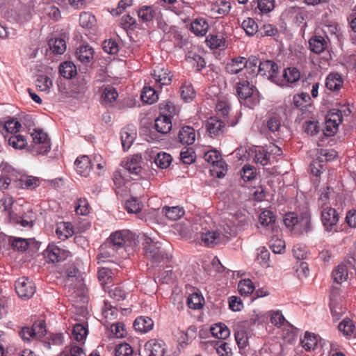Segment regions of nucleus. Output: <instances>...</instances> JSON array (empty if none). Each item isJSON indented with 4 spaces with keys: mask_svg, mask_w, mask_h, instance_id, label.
<instances>
[{
    "mask_svg": "<svg viewBox=\"0 0 356 356\" xmlns=\"http://www.w3.org/2000/svg\"><path fill=\"white\" fill-rule=\"evenodd\" d=\"M88 334V330L81 324H76L72 330V337L77 341H81L86 339Z\"/></svg>",
    "mask_w": 356,
    "mask_h": 356,
    "instance_id": "603ef678",
    "label": "nucleus"
},
{
    "mask_svg": "<svg viewBox=\"0 0 356 356\" xmlns=\"http://www.w3.org/2000/svg\"><path fill=\"white\" fill-rule=\"evenodd\" d=\"M270 247L274 253L281 254L285 248V243L278 238L273 237L270 241Z\"/></svg>",
    "mask_w": 356,
    "mask_h": 356,
    "instance_id": "69168bd1",
    "label": "nucleus"
},
{
    "mask_svg": "<svg viewBox=\"0 0 356 356\" xmlns=\"http://www.w3.org/2000/svg\"><path fill=\"white\" fill-rule=\"evenodd\" d=\"M277 70V65L275 62L268 60H264L259 63V68L257 69V74H259L261 76H266L268 79L276 83L275 77ZM277 84L280 85L278 82H277ZM280 85L284 86L285 83H282Z\"/></svg>",
    "mask_w": 356,
    "mask_h": 356,
    "instance_id": "f8f14e48",
    "label": "nucleus"
},
{
    "mask_svg": "<svg viewBox=\"0 0 356 356\" xmlns=\"http://www.w3.org/2000/svg\"><path fill=\"white\" fill-rule=\"evenodd\" d=\"M207 130L211 137H217L222 135L225 129V122L218 117H211L206 124Z\"/></svg>",
    "mask_w": 356,
    "mask_h": 356,
    "instance_id": "4468645a",
    "label": "nucleus"
},
{
    "mask_svg": "<svg viewBox=\"0 0 356 356\" xmlns=\"http://www.w3.org/2000/svg\"><path fill=\"white\" fill-rule=\"evenodd\" d=\"M141 162V156L138 154L134 155L128 158L124 165V169L134 175H140L143 171Z\"/></svg>",
    "mask_w": 356,
    "mask_h": 356,
    "instance_id": "a211bd4d",
    "label": "nucleus"
},
{
    "mask_svg": "<svg viewBox=\"0 0 356 356\" xmlns=\"http://www.w3.org/2000/svg\"><path fill=\"white\" fill-rule=\"evenodd\" d=\"M247 67V60L244 57H238L232 59L226 64L225 70L231 74H238Z\"/></svg>",
    "mask_w": 356,
    "mask_h": 356,
    "instance_id": "6ab92c4d",
    "label": "nucleus"
},
{
    "mask_svg": "<svg viewBox=\"0 0 356 356\" xmlns=\"http://www.w3.org/2000/svg\"><path fill=\"white\" fill-rule=\"evenodd\" d=\"M206 220L200 219L199 223H195L193 226V230L200 233L201 241L208 247H213L216 245L225 243L228 236L218 232V231H210L204 227Z\"/></svg>",
    "mask_w": 356,
    "mask_h": 356,
    "instance_id": "f257e3e1",
    "label": "nucleus"
},
{
    "mask_svg": "<svg viewBox=\"0 0 356 356\" xmlns=\"http://www.w3.org/2000/svg\"><path fill=\"white\" fill-rule=\"evenodd\" d=\"M76 57L82 63H88L92 58L94 51L89 45H81L76 50Z\"/></svg>",
    "mask_w": 356,
    "mask_h": 356,
    "instance_id": "b1692460",
    "label": "nucleus"
},
{
    "mask_svg": "<svg viewBox=\"0 0 356 356\" xmlns=\"http://www.w3.org/2000/svg\"><path fill=\"white\" fill-rule=\"evenodd\" d=\"M101 256L104 258L113 257L120 252L116 248H113L111 243L107 241L101 246Z\"/></svg>",
    "mask_w": 356,
    "mask_h": 356,
    "instance_id": "052dcab7",
    "label": "nucleus"
},
{
    "mask_svg": "<svg viewBox=\"0 0 356 356\" xmlns=\"http://www.w3.org/2000/svg\"><path fill=\"white\" fill-rule=\"evenodd\" d=\"M343 81L341 76L338 73H331L325 80L326 88L331 91H337L343 86Z\"/></svg>",
    "mask_w": 356,
    "mask_h": 356,
    "instance_id": "393cba45",
    "label": "nucleus"
},
{
    "mask_svg": "<svg viewBox=\"0 0 356 356\" xmlns=\"http://www.w3.org/2000/svg\"><path fill=\"white\" fill-rule=\"evenodd\" d=\"M136 138L135 130L129 127L124 128L121 131V141L124 150H127L131 146Z\"/></svg>",
    "mask_w": 356,
    "mask_h": 356,
    "instance_id": "7c9ffc66",
    "label": "nucleus"
},
{
    "mask_svg": "<svg viewBox=\"0 0 356 356\" xmlns=\"http://www.w3.org/2000/svg\"><path fill=\"white\" fill-rule=\"evenodd\" d=\"M141 99L148 104H152L159 99L158 94L155 89L151 86H145L142 90Z\"/></svg>",
    "mask_w": 356,
    "mask_h": 356,
    "instance_id": "72a5a7b5",
    "label": "nucleus"
},
{
    "mask_svg": "<svg viewBox=\"0 0 356 356\" xmlns=\"http://www.w3.org/2000/svg\"><path fill=\"white\" fill-rule=\"evenodd\" d=\"M312 229L311 216L308 212L302 213L298 218V222L293 230L294 234H302Z\"/></svg>",
    "mask_w": 356,
    "mask_h": 356,
    "instance_id": "dca6fc26",
    "label": "nucleus"
},
{
    "mask_svg": "<svg viewBox=\"0 0 356 356\" xmlns=\"http://www.w3.org/2000/svg\"><path fill=\"white\" fill-rule=\"evenodd\" d=\"M134 327L138 332L146 333L153 329L154 321L148 316H140L134 321Z\"/></svg>",
    "mask_w": 356,
    "mask_h": 356,
    "instance_id": "4be33fe9",
    "label": "nucleus"
},
{
    "mask_svg": "<svg viewBox=\"0 0 356 356\" xmlns=\"http://www.w3.org/2000/svg\"><path fill=\"white\" fill-rule=\"evenodd\" d=\"M63 356H86L82 348L76 346H72L69 350H64Z\"/></svg>",
    "mask_w": 356,
    "mask_h": 356,
    "instance_id": "774afa93",
    "label": "nucleus"
},
{
    "mask_svg": "<svg viewBox=\"0 0 356 356\" xmlns=\"http://www.w3.org/2000/svg\"><path fill=\"white\" fill-rule=\"evenodd\" d=\"M195 131L189 126L183 127L179 131L178 138L179 142L183 145H190L195 140Z\"/></svg>",
    "mask_w": 356,
    "mask_h": 356,
    "instance_id": "412c9836",
    "label": "nucleus"
},
{
    "mask_svg": "<svg viewBox=\"0 0 356 356\" xmlns=\"http://www.w3.org/2000/svg\"><path fill=\"white\" fill-rule=\"evenodd\" d=\"M338 327L339 330L346 337H351L354 334L355 329L353 322L349 318H345L339 323Z\"/></svg>",
    "mask_w": 356,
    "mask_h": 356,
    "instance_id": "49530a36",
    "label": "nucleus"
},
{
    "mask_svg": "<svg viewBox=\"0 0 356 356\" xmlns=\"http://www.w3.org/2000/svg\"><path fill=\"white\" fill-rule=\"evenodd\" d=\"M8 143L10 146L19 149L24 148L27 144L25 138L20 134L12 136Z\"/></svg>",
    "mask_w": 356,
    "mask_h": 356,
    "instance_id": "864d4df0",
    "label": "nucleus"
},
{
    "mask_svg": "<svg viewBox=\"0 0 356 356\" xmlns=\"http://www.w3.org/2000/svg\"><path fill=\"white\" fill-rule=\"evenodd\" d=\"M180 90L181 96L185 101L191 100L195 95V92L190 83H184Z\"/></svg>",
    "mask_w": 356,
    "mask_h": 356,
    "instance_id": "4d7b16f0",
    "label": "nucleus"
},
{
    "mask_svg": "<svg viewBox=\"0 0 356 356\" xmlns=\"http://www.w3.org/2000/svg\"><path fill=\"white\" fill-rule=\"evenodd\" d=\"M71 253L64 249L60 248L54 244H49L44 251V256L47 262L57 263L66 259Z\"/></svg>",
    "mask_w": 356,
    "mask_h": 356,
    "instance_id": "6e6552de",
    "label": "nucleus"
},
{
    "mask_svg": "<svg viewBox=\"0 0 356 356\" xmlns=\"http://www.w3.org/2000/svg\"><path fill=\"white\" fill-rule=\"evenodd\" d=\"M236 84V90L240 101L250 102L252 100L254 103L258 102V91L254 86L251 85L247 80L237 82Z\"/></svg>",
    "mask_w": 356,
    "mask_h": 356,
    "instance_id": "423d86ee",
    "label": "nucleus"
},
{
    "mask_svg": "<svg viewBox=\"0 0 356 356\" xmlns=\"http://www.w3.org/2000/svg\"><path fill=\"white\" fill-rule=\"evenodd\" d=\"M209 29V25L204 17H198L194 19L191 23L190 30L191 32L198 37L204 36Z\"/></svg>",
    "mask_w": 356,
    "mask_h": 356,
    "instance_id": "f3484780",
    "label": "nucleus"
},
{
    "mask_svg": "<svg viewBox=\"0 0 356 356\" xmlns=\"http://www.w3.org/2000/svg\"><path fill=\"white\" fill-rule=\"evenodd\" d=\"M162 213L171 220H177L184 215V210L179 207H165L162 209Z\"/></svg>",
    "mask_w": 356,
    "mask_h": 356,
    "instance_id": "f704fd0d",
    "label": "nucleus"
},
{
    "mask_svg": "<svg viewBox=\"0 0 356 356\" xmlns=\"http://www.w3.org/2000/svg\"><path fill=\"white\" fill-rule=\"evenodd\" d=\"M36 87L42 92H49L52 87V81L44 75H38L35 80Z\"/></svg>",
    "mask_w": 356,
    "mask_h": 356,
    "instance_id": "79ce46f5",
    "label": "nucleus"
},
{
    "mask_svg": "<svg viewBox=\"0 0 356 356\" xmlns=\"http://www.w3.org/2000/svg\"><path fill=\"white\" fill-rule=\"evenodd\" d=\"M293 101L296 108L303 109L309 104L310 97L308 94L302 92L300 95H295Z\"/></svg>",
    "mask_w": 356,
    "mask_h": 356,
    "instance_id": "6e6d98bb",
    "label": "nucleus"
},
{
    "mask_svg": "<svg viewBox=\"0 0 356 356\" xmlns=\"http://www.w3.org/2000/svg\"><path fill=\"white\" fill-rule=\"evenodd\" d=\"M309 44L312 51L321 54L327 47V41L323 36L315 35L309 40Z\"/></svg>",
    "mask_w": 356,
    "mask_h": 356,
    "instance_id": "cd10ccee",
    "label": "nucleus"
},
{
    "mask_svg": "<svg viewBox=\"0 0 356 356\" xmlns=\"http://www.w3.org/2000/svg\"><path fill=\"white\" fill-rule=\"evenodd\" d=\"M241 27L249 36H252L255 33H259V26L252 18H248L243 20Z\"/></svg>",
    "mask_w": 356,
    "mask_h": 356,
    "instance_id": "37998d69",
    "label": "nucleus"
},
{
    "mask_svg": "<svg viewBox=\"0 0 356 356\" xmlns=\"http://www.w3.org/2000/svg\"><path fill=\"white\" fill-rule=\"evenodd\" d=\"M95 17L91 13L88 12H83L80 14L79 24L83 28L91 29L95 26Z\"/></svg>",
    "mask_w": 356,
    "mask_h": 356,
    "instance_id": "09e8293b",
    "label": "nucleus"
},
{
    "mask_svg": "<svg viewBox=\"0 0 356 356\" xmlns=\"http://www.w3.org/2000/svg\"><path fill=\"white\" fill-rule=\"evenodd\" d=\"M165 350V343L160 339H151L145 344V352L147 356H163Z\"/></svg>",
    "mask_w": 356,
    "mask_h": 356,
    "instance_id": "ddd939ff",
    "label": "nucleus"
},
{
    "mask_svg": "<svg viewBox=\"0 0 356 356\" xmlns=\"http://www.w3.org/2000/svg\"><path fill=\"white\" fill-rule=\"evenodd\" d=\"M74 165L77 173L86 177L92 168V161L88 156L83 155L76 159Z\"/></svg>",
    "mask_w": 356,
    "mask_h": 356,
    "instance_id": "aec40b11",
    "label": "nucleus"
},
{
    "mask_svg": "<svg viewBox=\"0 0 356 356\" xmlns=\"http://www.w3.org/2000/svg\"><path fill=\"white\" fill-rule=\"evenodd\" d=\"M118 96V92L113 86H106L103 88L102 98L104 104H109L115 102Z\"/></svg>",
    "mask_w": 356,
    "mask_h": 356,
    "instance_id": "58836bf2",
    "label": "nucleus"
},
{
    "mask_svg": "<svg viewBox=\"0 0 356 356\" xmlns=\"http://www.w3.org/2000/svg\"><path fill=\"white\" fill-rule=\"evenodd\" d=\"M108 241L111 243L113 248H116L120 252L130 251L132 247L136 245L134 236L127 230L113 233Z\"/></svg>",
    "mask_w": 356,
    "mask_h": 356,
    "instance_id": "7ed1b4c3",
    "label": "nucleus"
},
{
    "mask_svg": "<svg viewBox=\"0 0 356 356\" xmlns=\"http://www.w3.org/2000/svg\"><path fill=\"white\" fill-rule=\"evenodd\" d=\"M171 162V155L165 152L158 153L154 159V163L159 168L161 169H165L169 167Z\"/></svg>",
    "mask_w": 356,
    "mask_h": 356,
    "instance_id": "a18cd8bd",
    "label": "nucleus"
},
{
    "mask_svg": "<svg viewBox=\"0 0 356 356\" xmlns=\"http://www.w3.org/2000/svg\"><path fill=\"white\" fill-rule=\"evenodd\" d=\"M179 334L178 342L181 347H184L188 344V343L191 341L192 339L195 337V328L191 327L186 332L181 331L179 332Z\"/></svg>",
    "mask_w": 356,
    "mask_h": 356,
    "instance_id": "3c124183",
    "label": "nucleus"
},
{
    "mask_svg": "<svg viewBox=\"0 0 356 356\" xmlns=\"http://www.w3.org/2000/svg\"><path fill=\"white\" fill-rule=\"evenodd\" d=\"M33 144L31 152L35 154H45L51 149L50 140L48 136L41 129H34L31 133Z\"/></svg>",
    "mask_w": 356,
    "mask_h": 356,
    "instance_id": "20e7f679",
    "label": "nucleus"
},
{
    "mask_svg": "<svg viewBox=\"0 0 356 356\" xmlns=\"http://www.w3.org/2000/svg\"><path fill=\"white\" fill-rule=\"evenodd\" d=\"M15 291L21 298L29 299L35 292L34 283L28 278L21 277L15 282Z\"/></svg>",
    "mask_w": 356,
    "mask_h": 356,
    "instance_id": "1a4fd4ad",
    "label": "nucleus"
},
{
    "mask_svg": "<svg viewBox=\"0 0 356 356\" xmlns=\"http://www.w3.org/2000/svg\"><path fill=\"white\" fill-rule=\"evenodd\" d=\"M102 48L106 53L110 54H115L119 51L118 42L111 39L105 40L103 42Z\"/></svg>",
    "mask_w": 356,
    "mask_h": 356,
    "instance_id": "680f3d73",
    "label": "nucleus"
},
{
    "mask_svg": "<svg viewBox=\"0 0 356 356\" xmlns=\"http://www.w3.org/2000/svg\"><path fill=\"white\" fill-rule=\"evenodd\" d=\"M260 226L258 227L260 232L268 234L277 229L275 225V217L273 213L269 210H265L259 215Z\"/></svg>",
    "mask_w": 356,
    "mask_h": 356,
    "instance_id": "9d476101",
    "label": "nucleus"
},
{
    "mask_svg": "<svg viewBox=\"0 0 356 356\" xmlns=\"http://www.w3.org/2000/svg\"><path fill=\"white\" fill-rule=\"evenodd\" d=\"M155 85L161 88L171 83L172 74L171 72L163 66H156L152 74Z\"/></svg>",
    "mask_w": 356,
    "mask_h": 356,
    "instance_id": "9b49d317",
    "label": "nucleus"
},
{
    "mask_svg": "<svg viewBox=\"0 0 356 356\" xmlns=\"http://www.w3.org/2000/svg\"><path fill=\"white\" fill-rule=\"evenodd\" d=\"M20 181L22 188L28 190H33L40 184L39 178L33 176L25 177Z\"/></svg>",
    "mask_w": 356,
    "mask_h": 356,
    "instance_id": "8fccbe9b",
    "label": "nucleus"
},
{
    "mask_svg": "<svg viewBox=\"0 0 356 356\" xmlns=\"http://www.w3.org/2000/svg\"><path fill=\"white\" fill-rule=\"evenodd\" d=\"M51 50L57 54H62L66 49V44L62 38L51 39L49 42Z\"/></svg>",
    "mask_w": 356,
    "mask_h": 356,
    "instance_id": "de8ad7c7",
    "label": "nucleus"
},
{
    "mask_svg": "<svg viewBox=\"0 0 356 356\" xmlns=\"http://www.w3.org/2000/svg\"><path fill=\"white\" fill-rule=\"evenodd\" d=\"M161 115H167L171 119L176 113L175 105L170 102L161 104L160 105Z\"/></svg>",
    "mask_w": 356,
    "mask_h": 356,
    "instance_id": "e2e57ef3",
    "label": "nucleus"
},
{
    "mask_svg": "<svg viewBox=\"0 0 356 356\" xmlns=\"http://www.w3.org/2000/svg\"><path fill=\"white\" fill-rule=\"evenodd\" d=\"M204 298L197 293H193L187 298L188 307L193 309H200L202 306Z\"/></svg>",
    "mask_w": 356,
    "mask_h": 356,
    "instance_id": "13d9d810",
    "label": "nucleus"
},
{
    "mask_svg": "<svg viewBox=\"0 0 356 356\" xmlns=\"http://www.w3.org/2000/svg\"><path fill=\"white\" fill-rule=\"evenodd\" d=\"M238 289L241 296H248L254 291V286L250 279H244L239 282Z\"/></svg>",
    "mask_w": 356,
    "mask_h": 356,
    "instance_id": "c03bdc74",
    "label": "nucleus"
},
{
    "mask_svg": "<svg viewBox=\"0 0 356 356\" xmlns=\"http://www.w3.org/2000/svg\"><path fill=\"white\" fill-rule=\"evenodd\" d=\"M10 243L14 250L22 252L25 251L29 246L27 240L22 238H12Z\"/></svg>",
    "mask_w": 356,
    "mask_h": 356,
    "instance_id": "0e129e2a",
    "label": "nucleus"
},
{
    "mask_svg": "<svg viewBox=\"0 0 356 356\" xmlns=\"http://www.w3.org/2000/svg\"><path fill=\"white\" fill-rule=\"evenodd\" d=\"M205 42L211 49H224L225 47V40L222 35L210 34L206 38Z\"/></svg>",
    "mask_w": 356,
    "mask_h": 356,
    "instance_id": "c756f323",
    "label": "nucleus"
},
{
    "mask_svg": "<svg viewBox=\"0 0 356 356\" xmlns=\"http://www.w3.org/2000/svg\"><path fill=\"white\" fill-rule=\"evenodd\" d=\"M141 203L136 197H131L125 203V208L129 213H136L141 209Z\"/></svg>",
    "mask_w": 356,
    "mask_h": 356,
    "instance_id": "bf43d9fd",
    "label": "nucleus"
},
{
    "mask_svg": "<svg viewBox=\"0 0 356 356\" xmlns=\"http://www.w3.org/2000/svg\"><path fill=\"white\" fill-rule=\"evenodd\" d=\"M319 337L315 334L306 332L304 337L301 339L302 348L307 351L314 350L318 345Z\"/></svg>",
    "mask_w": 356,
    "mask_h": 356,
    "instance_id": "c85d7f7f",
    "label": "nucleus"
},
{
    "mask_svg": "<svg viewBox=\"0 0 356 356\" xmlns=\"http://www.w3.org/2000/svg\"><path fill=\"white\" fill-rule=\"evenodd\" d=\"M340 123L341 122L339 115H333L330 112L323 128L324 135L326 136H334L337 133Z\"/></svg>",
    "mask_w": 356,
    "mask_h": 356,
    "instance_id": "2eb2a0df",
    "label": "nucleus"
},
{
    "mask_svg": "<svg viewBox=\"0 0 356 356\" xmlns=\"http://www.w3.org/2000/svg\"><path fill=\"white\" fill-rule=\"evenodd\" d=\"M59 72L65 79H72L76 75L77 71L75 65L70 61L62 63L59 67Z\"/></svg>",
    "mask_w": 356,
    "mask_h": 356,
    "instance_id": "473e14b6",
    "label": "nucleus"
},
{
    "mask_svg": "<svg viewBox=\"0 0 356 356\" xmlns=\"http://www.w3.org/2000/svg\"><path fill=\"white\" fill-rule=\"evenodd\" d=\"M204 159L213 165H216L217 167L224 169L225 163L221 161V154L217 150L211 149L205 152Z\"/></svg>",
    "mask_w": 356,
    "mask_h": 356,
    "instance_id": "2f4dec72",
    "label": "nucleus"
},
{
    "mask_svg": "<svg viewBox=\"0 0 356 356\" xmlns=\"http://www.w3.org/2000/svg\"><path fill=\"white\" fill-rule=\"evenodd\" d=\"M321 219L326 232L337 231V224L339 220V215L335 209L330 206L321 208Z\"/></svg>",
    "mask_w": 356,
    "mask_h": 356,
    "instance_id": "39448f33",
    "label": "nucleus"
},
{
    "mask_svg": "<svg viewBox=\"0 0 356 356\" xmlns=\"http://www.w3.org/2000/svg\"><path fill=\"white\" fill-rule=\"evenodd\" d=\"M235 340L239 349H244L248 345V336L247 332L239 325H237L234 333Z\"/></svg>",
    "mask_w": 356,
    "mask_h": 356,
    "instance_id": "e433bc0d",
    "label": "nucleus"
},
{
    "mask_svg": "<svg viewBox=\"0 0 356 356\" xmlns=\"http://www.w3.org/2000/svg\"><path fill=\"white\" fill-rule=\"evenodd\" d=\"M216 350L218 356H232V349L229 343L224 341L216 343Z\"/></svg>",
    "mask_w": 356,
    "mask_h": 356,
    "instance_id": "5fc2aeb1",
    "label": "nucleus"
},
{
    "mask_svg": "<svg viewBox=\"0 0 356 356\" xmlns=\"http://www.w3.org/2000/svg\"><path fill=\"white\" fill-rule=\"evenodd\" d=\"M284 80L287 83H293L299 81L300 72L296 67H288L284 70L283 74Z\"/></svg>",
    "mask_w": 356,
    "mask_h": 356,
    "instance_id": "a19ab883",
    "label": "nucleus"
},
{
    "mask_svg": "<svg viewBox=\"0 0 356 356\" xmlns=\"http://www.w3.org/2000/svg\"><path fill=\"white\" fill-rule=\"evenodd\" d=\"M133 349L128 343H121L115 348V356H131Z\"/></svg>",
    "mask_w": 356,
    "mask_h": 356,
    "instance_id": "338daca9",
    "label": "nucleus"
},
{
    "mask_svg": "<svg viewBox=\"0 0 356 356\" xmlns=\"http://www.w3.org/2000/svg\"><path fill=\"white\" fill-rule=\"evenodd\" d=\"M155 10L151 6H143L138 10V16L143 22H151L155 16Z\"/></svg>",
    "mask_w": 356,
    "mask_h": 356,
    "instance_id": "4c0bfd02",
    "label": "nucleus"
},
{
    "mask_svg": "<svg viewBox=\"0 0 356 356\" xmlns=\"http://www.w3.org/2000/svg\"><path fill=\"white\" fill-rule=\"evenodd\" d=\"M172 121L169 116L159 115L154 122L155 129L162 134H166L172 129Z\"/></svg>",
    "mask_w": 356,
    "mask_h": 356,
    "instance_id": "5701e85b",
    "label": "nucleus"
},
{
    "mask_svg": "<svg viewBox=\"0 0 356 356\" xmlns=\"http://www.w3.org/2000/svg\"><path fill=\"white\" fill-rule=\"evenodd\" d=\"M145 256L152 264L159 265L166 264L169 261V256L161 247V243L154 242L151 238H145L143 243Z\"/></svg>",
    "mask_w": 356,
    "mask_h": 356,
    "instance_id": "f03ea898",
    "label": "nucleus"
},
{
    "mask_svg": "<svg viewBox=\"0 0 356 356\" xmlns=\"http://www.w3.org/2000/svg\"><path fill=\"white\" fill-rule=\"evenodd\" d=\"M56 233L61 240H65L74 234L73 225L70 222H60L57 224Z\"/></svg>",
    "mask_w": 356,
    "mask_h": 356,
    "instance_id": "a878e982",
    "label": "nucleus"
},
{
    "mask_svg": "<svg viewBox=\"0 0 356 356\" xmlns=\"http://www.w3.org/2000/svg\"><path fill=\"white\" fill-rule=\"evenodd\" d=\"M270 160L268 152L266 148L259 147L255 149L254 161L257 163H259L264 166L269 163Z\"/></svg>",
    "mask_w": 356,
    "mask_h": 356,
    "instance_id": "ea45409f",
    "label": "nucleus"
},
{
    "mask_svg": "<svg viewBox=\"0 0 356 356\" xmlns=\"http://www.w3.org/2000/svg\"><path fill=\"white\" fill-rule=\"evenodd\" d=\"M210 331L213 337L221 339H225L230 334L229 330L227 327L221 323L215 324L210 328Z\"/></svg>",
    "mask_w": 356,
    "mask_h": 356,
    "instance_id": "c9c22d12",
    "label": "nucleus"
},
{
    "mask_svg": "<svg viewBox=\"0 0 356 356\" xmlns=\"http://www.w3.org/2000/svg\"><path fill=\"white\" fill-rule=\"evenodd\" d=\"M354 269V259L351 258L341 263L335 267L332 272V276L334 282L341 284L347 280L350 270Z\"/></svg>",
    "mask_w": 356,
    "mask_h": 356,
    "instance_id": "0eeeda50",
    "label": "nucleus"
},
{
    "mask_svg": "<svg viewBox=\"0 0 356 356\" xmlns=\"http://www.w3.org/2000/svg\"><path fill=\"white\" fill-rule=\"evenodd\" d=\"M281 126L280 118L277 115H271L266 120L264 128L266 129L269 133L273 134L275 136L277 137Z\"/></svg>",
    "mask_w": 356,
    "mask_h": 356,
    "instance_id": "bb28decb",
    "label": "nucleus"
}]
</instances>
